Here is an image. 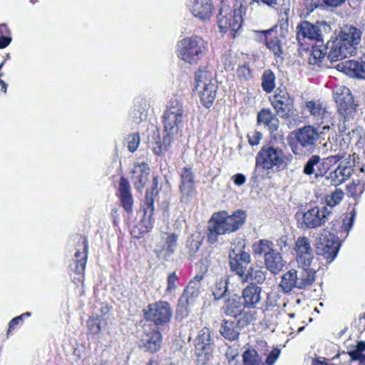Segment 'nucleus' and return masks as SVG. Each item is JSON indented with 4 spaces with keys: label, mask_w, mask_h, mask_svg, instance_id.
Wrapping results in <instances>:
<instances>
[{
    "label": "nucleus",
    "mask_w": 365,
    "mask_h": 365,
    "mask_svg": "<svg viewBox=\"0 0 365 365\" xmlns=\"http://www.w3.org/2000/svg\"><path fill=\"white\" fill-rule=\"evenodd\" d=\"M264 260L267 269L274 274L279 272L284 266V261L281 254L275 249Z\"/></svg>",
    "instance_id": "obj_34"
},
{
    "label": "nucleus",
    "mask_w": 365,
    "mask_h": 365,
    "mask_svg": "<svg viewBox=\"0 0 365 365\" xmlns=\"http://www.w3.org/2000/svg\"><path fill=\"white\" fill-rule=\"evenodd\" d=\"M194 173L190 166L184 167L180 172V191L182 197H190L195 193Z\"/></svg>",
    "instance_id": "obj_25"
},
{
    "label": "nucleus",
    "mask_w": 365,
    "mask_h": 365,
    "mask_svg": "<svg viewBox=\"0 0 365 365\" xmlns=\"http://www.w3.org/2000/svg\"><path fill=\"white\" fill-rule=\"evenodd\" d=\"M238 351L229 346L225 352V357L229 365L238 364Z\"/></svg>",
    "instance_id": "obj_54"
},
{
    "label": "nucleus",
    "mask_w": 365,
    "mask_h": 365,
    "mask_svg": "<svg viewBox=\"0 0 365 365\" xmlns=\"http://www.w3.org/2000/svg\"><path fill=\"white\" fill-rule=\"evenodd\" d=\"M174 134H169L167 133V135L164 136L163 143L159 145L158 147H155L153 148L154 152L157 155H160L163 151H165L168 149L170 143H171V135H173Z\"/></svg>",
    "instance_id": "obj_55"
},
{
    "label": "nucleus",
    "mask_w": 365,
    "mask_h": 365,
    "mask_svg": "<svg viewBox=\"0 0 365 365\" xmlns=\"http://www.w3.org/2000/svg\"><path fill=\"white\" fill-rule=\"evenodd\" d=\"M281 351L278 348L273 349L267 356L265 364L267 365H274L280 355Z\"/></svg>",
    "instance_id": "obj_59"
},
{
    "label": "nucleus",
    "mask_w": 365,
    "mask_h": 365,
    "mask_svg": "<svg viewBox=\"0 0 365 365\" xmlns=\"http://www.w3.org/2000/svg\"><path fill=\"white\" fill-rule=\"evenodd\" d=\"M364 187L365 167L360 166L356 178L346 186L348 195L353 198L360 197L364 191Z\"/></svg>",
    "instance_id": "obj_27"
},
{
    "label": "nucleus",
    "mask_w": 365,
    "mask_h": 365,
    "mask_svg": "<svg viewBox=\"0 0 365 365\" xmlns=\"http://www.w3.org/2000/svg\"><path fill=\"white\" fill-rule=\"evenodd\" d=\"M340 244L334 237L327 235L319 237L316 242V252L322 256L329 262H332L336 257Z\"/></svg>",
    "instance_id": "obj_16"
},
{
    "label": "nucleus",
    "mask_w": 365,
    "mask_h": 365,
    "mask_svg": "<svg viewBox=\"0 0 365 365\" xmlns=\"http://www.w3.org/2000/svg\"><path fill=\"white\" fill-rule=\"evenodd\" d=\"M185 117L182 99L176 97L172 98L163 116L165 131L169 134H177L182 128Z\"/></svg>",
    "instance_id": "obj_5"
},
{
    "label": "nucleus",
    "mask_w": 365,
    "mask_h": 365,
    "mask_svg": "<svg viewBox=\"0 0 365 365\" xmlns=\"http://www.w3.org/2000/svg\"><path fill=\"white\" fill-rule=\"evenodd\" d=\"M126 143L128 149L133 153L135 152L140 143V135L138 133H132L127 136Z\"/></svg>",
    "instance_id": "obj_52"
},
{
    "label": "nucleus",
    "mask_w": 365,
    "mask_h": 365,
    "mask_svg": "<svg viewBox=\"0 0 365 365\" xmlns=\"http://www.w3.org/2000/svg\"><path fill=\"white\" fill-rule=\"evenodd\" d=\"M328 50L327 58L331 62L341 61L344 58L353 56L356 51V47L346 46L338 38L327 44Z\"/></svg>",
    "instance_id": "obj_17"
},
{
    "label": "nucleus",
    "mask_w": 365,
    "mask_h": 365,
    "mask_svg": "<svg viewBox=\"0 0 365 365\" xmlns=\"http://www.w3.org/2000/svg\"><path fill=\"white\" fill-rule=\"evenodd\" d=\"M333 142L329 140L330 150L334 153H345V150L348 148V143L342 138H336Z\"/></svg>",
    "instance_id": "obj_51"
},
{
    "label": "nucleus",
    "mask_w": 365,
    "mask_h": 365,
    "mask_svg": "<svg viewBox=\"0 0 365 365\" xmlns=\"http://www.w3.org/2000/svg\"><path fill=\"white\" fill-rule=\"evenodd\" d=\"M285 1L286 0H283V4H282L280 9V19H279L277 24L275 26V28L279 29V33L282 37H285L288 33L289 28L288 21L289 13V0H287V3H286Z\"/></svg>",
    "instance_id": "obj_35"
},
{
    "label": "nucleus",
    "mask_w": 365,
    "mask_h": 365,
    "mask_svg": "<svg viewBox=\"0 0 365 365\" xmlns=\"http://www.w3.org/2000/svg\"><path fill=\"white\" fill-rule=\"evenodd\" d=\"M119 197L123 209L127 212H131L133 210V199L131 195L130 186L125 178H121L119 182Z\"/></svg>",
    "instance_id": "obj_28"
},
{
    "label": "nucleus",
    "mask_w": 365,
    "mask_h": 365,
    "mask_svg": "<svg viewBox=\"0 0 365 365\" xmlns=\"http://www.w3.org/2000/svg\"><path fill=\"white\" fill-rule=\"evenodd\" d=\"M235 184L237 186L242 185L246 181V177L241 173H237L232 176Z\"/></svg>",
    "instance_id": "obj_62"
},
{
    "label": "nucleus",
    "mask_w": 365,
    "mask_h": 365,
    "mask_svg": "<svg viewBox=\"0 0 365 365\" xmlns=\"http://www.w3.org/2000/svg\"><path fill=\"white\" fill-rule=\"evenodd\" d=\"M275 87V75L271 70H265L262 78V88L266 93H271Z\"/></svg>",
    "instance_id": "obj_46"
},
{
    "label": "nucleus",
    "mask_w": 365,
    "mask_h": 365,
    "mask_svg": "<svg viewBox=\"0 0 365 365\" xmlns=\"http://www.w3.org/2000/svg\"><path fill=\"white\" fill-rule=\"evenodd\" d=\"M251 261L250 255L240 250L238 252L232 250L230 253V264L232 271L235 272L240 277H242L247 272V266Z\"/></svg>",
    "instance_id": "obj_19"
},
{
    "label": "nucleus",
    "mask_w": 365,
    "mask_h": 365,
    "mask_svg": "<svg viewBox=\"0 0 365 365\" xmlns=\"http://www.w3.org/2000/svg\"><path fill=\"white\" fill-rule=\"evenodd\" d=\"M178 235L175 233L164 232L162 235V239L165 241L168 256L174 253L178 245Z\"/></svg>",
    "instance_id": "obj_47"
},
{
    "label": "nucleus",
    "mask_w": 365,
    "mask_h": 365,
    "mask_svg": "<svg viewBox=\"0 0 365 365\" xmlns=\"http://www.w3.org/2000/svg\"><path fill=\"white\" fill-rule=\"evenodd\" d=\"M195 88L199 93L201 102L210 108L215 99L217 85L212 73L207 69L200 68L195 73Z\"/></svg>",
    "instance_id": "obj_6"
},
{
    "label": "nucleus",
    "mask_w": 365,
    "mask_h": 365,
    "mask_svg": "<svg viewBox=\"0 0 365 365\" xmlns=\"http://www.w3.org/2000/svg\"><path fill=\"white\" fill-rule=\"evenodd\" d=\"M277 245L279 247L281 250H283L284 248H287L288 247L287 237L286 236L279 237L277 240Z\"/></svg>",
    "instance_id": "obj_63"
},
{
    "label": "nucleus",
    "mask_w": 365,
    "mask_h": 365,
    "mask_svg": "<svg viewBox=\"0 0 365 365\" xmlns=\"http://www.w3.org/2000/svg\"><path fill=\"white\" fill-rule=\"evenodd\" d=\"M161 345V334L159 331L150 328H145L140 341V347L144 351L151 353L159 350Z\"/></svg>",
    "instance_id": "obj_21"
},
{
    "label": "nucleus",
    "mask_w": 365,
    "mask_h": 365,
    "mask_svg": "<svg viewBox=\"0 0 365 365\" xmlns=\"http://www.w3.org/2000/svg\"><path fill=\"white\" fill-rule=\"evenodd\" d=\"M273 31V29L264 31L263 33L266 38V46L272 51L274 56L279 57L282 53V46L281 40L277 36L268 37L267 34H270Z\"/></svg>",
    "instance_id": "obj_42"
},
{
    "label": "nucleus",
    "mask_w": 365,
    "mask_h": 365,
    "mask_svg": "<svg viewBox=\"0 0 365 365\" xmlns=\"http://www.w3.org/2000/svg\"><path fill=\"white\" fill-rule=\"evenodd\" d=\"M297 271V281H302L304 284L302 287H298V289H304L307 287L311 286L315 280L316 272L314 269L310 267H299Z\"/></svg>",
    "instance_id": "obj_36"
},
{
    "label": "nucleus",
    "mask_w": 365,
    "mask_h": 365,
    "mask_svg": "<svg viewBox=\"0 0 365 365\" xmlns=\"http://www.w3.org/2000/svg\"><path fill=\"white\" fill-rule=\"evenodd\" d=\"M262 135L258 131H253L247 135L248 141L251 145H257L259 143Z\"/></svg>",
    "instance_id": "obj_60"
},
{
    "label": "nucleus",
    "mask_w": 365,
    "mask_h": 365,
    "mask_svg": "<svg viewBox=\"0 0 365 365\" xmlns=\"http://www.w3.org/2000/svg\"><path fill=\"white\" fill-rule=\"evenodd\" d=\"M334 99L340 113L346 112L353 106V98L349 88H345L340 94L336 93Z\"/></svg>",
    "instance_id": "obj_37"
},
{
    "label": "nucleus",
    "mask_w": 365,
    "mask_h": 365,
    "mask_svg": "<svg viewBox=\"0 0 365 365\" xmlns=\"http://www.w3.org/2000/svg\"><path fill=\"white\" fill-rule=\"evenodd\" d=\"M267 277V272L262 269H255L251 266L249 267L247 272L240 279L242 283L248 280H253L257 284H262Z\"/></svg>",
    "instance_id": "obj_39"
},
{
    "label": "nucleus",
    "mask_w": 365,
    "mask_h": 365,
    "mask_svg": "<svg viewBox=\"0 0 365 365\" xmlns=\"http://www.w3.org/2000/svg\"><path fill=\"white\" fill-rule=\"evenodd\" d=\"M303 173L307 175H314L316 177L322 176L325 173V169L322 165V158L319 155H312L305 163Z\"/></svg>",
    "instance_id": "obj_33"
},
{
    "label": "nucleus",
    "mask_w": 365,
    "mask_h": 365,
    "mask_svg": "<svg viewBox=\"0 0 365 365\" xmlns=\"http://www.w3.org/2000/svg\"><path fill=\"white\" fill-rule=\"evenodd\" d=\"M189 9L192 15L202 21L210 19L212 12L210 0H190Z\"/></svg>",
    "instance_id": "obj_23"
},
{
    "label": "nucleus",
    "mask_w": 365,
    "mask_h": 365,
    "mask_svg": "<svg viewBox=\"0 0 365 365\" xmlns=\"http://www.w3.org/2000/svg\"><path fill=\"white\" fill-rule=\"evenodd\" d=\"M355 217H356V212H355L354 210H352L344 218L343 224H342V229L346 233H348L349 231L353 227V225H354V220H355Z\"/></svg>",
    "instance_id": "obj_53"
},
{
    "label": "nucleus",
    "mask_w": 365,
    "mask_h": 365,
    "mask_svg": "<svg viewBox=\"0 0 365 365\" xmlns=\"http://www.w3.org/2000/svg\"><path fill=\"white\" fill-rule=\"evenodd\" d=\"M344 193L341 189H336L326 197L327 206L330 210L331 207L338 205L343 199Z\"/></svg>",
    "instance_id": "obj_50"
},
{
    "label": "nucleus",
    "mask_w": 365,
    "mask_h": 365,
    "mask_svg": "<svg viewBox=\"0 0 365 365\" xmlns=\"http://www.w3.org/2000/svg\"><path fill=\"white\" fill-rule=\"evenodd\" d=\"M330 128L329 125H324L322 130H318L314 126L308 125L296 129L292 133L299 146L309 153H312L321 135H324Z\"/></svg>",
    "instance_id": "obj_7"
},
{
    "label": "nucleus",
    "mask_w": 365,
    "mask_h": 365,
    "mask_svg": "<svg viewBox=\"0 0 365 365\" xmlns=\"http://www.w3.org/2000/svg\"><path fill=\"white\" fill-rule=\"evenodd\" d=\"M148 107V105L144 99H141L135 103L131 113V117L135 123H139L146 118Z\"/></svg>",
    "instance_id": "obj_41"
},
{
    "label": "nucleus",
    "mask_w": 365,
    "mask_h": 365,
    "mask_svg": "<svg viewBox=\"0 0 365 365\" xmlns=\"http://www.w3.org/2000/svg\"><path fill=\"white\" fill-rule=\"evenodd\" d=\"M331 211L327 206H316L303 214L302 228L314 229L322 226L327 221Z\"/></svg>",
    "instance_id": "obj_12"
},
{
    "label": "nucleus",
    "mask_w": 365,
    "mask_h": 365,
    "mask_svg": "<svg viewBox=\"0 0 365 365\" xmlns=\"http://www.w3.org/2000/svg\"><path fill=\"white\" fill-rule=\"evenodd\" d=\"M349 355L352 360L358 361L361 364H365V354L363 352H359V351H352L349 352Z\"/></svg>",
    "instance_id": "obj_61"
},
{
    "label": "nucleus",
    "mask_w": 365,
    "mask_h": 365,
    "mask_svg": "<svg viewBox=\"0 0 365 365\" xmlns=\"http://www.w3.org/2000/svg\"><path fill=\"white\" fill-rule=\"evenodd\" d=\"M203 279L202 274H197L189 282L184 292L179 299L178 312L186 316L187 314V306L192 304L200 293L201 281Z\"/></svg>",
    "instance_id": "obj_11"
},
{
    "label": "nucleus",
    "mask_w": 365,
    "mask_h": 365,
    "mask_svg": "<svg viewBox=\"0 0 365 365\" xmlns=\"http://www.w3.org/2000/svg\"><path fill=\"white\" fill-rule=\"evenodd\" d=\"M212 352L210 330L207 327L200 329L195 339V353L198 365H205Z\"/></svg>",
    "instance_id": "obj_10"
},
{
    "label": "nucleus",
    "mask_w": 365,
    "mask_h": 365,
    "mask_svg": "<svg viewBox=\"0 0 365 365\" xmlns=\"http://www.w3.org/2000/svg\"><path fill=\"white\" fill-rule=\"evenodd\" d=\"M243 365H261L262 359L255 349H248L242 354Z\"/></svg>",
    "instance_id": "obj_45"
},
{
    "label": "nucleus",
    "mask_w": 365,
    "mask_h": 365,
    "mask_svg": "<svg viewBox=\"0 0 365 365\" xmlns=\"http://www.w3.org/2000/svg\"><path fill=\"white\" fill-rule=\"evenodd\" d=\"M207 51V43L199 36H191L178 42V56L184 62L195 64Z\"/></svg>",
    "instance_id": "obj_3"
},
{
    "label": "nucleus",
    "mask_w": 365,
    "mask_h": 365,
    "mask_svg": "<svg viewBox=\"0 0 365 365\" xmlns=\"http://www.w3.org/2000/svg\"><path fill=\"white\" fill-rule=\"evenodd\" d=\"M178 280V277L175 272H172L168 275L167 279L168 286L166 289L168 292H172L176 289Z\"/></svg>",
    "instance_id": "obj_58"
},
{
    "label": "nucleus",
    "mask_w": 365,
    "mask_h": 365,
    "mask_svg": "<svg viewBox=\"0 0 365 365\" xmlns=\"http://www.w3.org/2000/svg\"><path fill=\"white\" fill-rule=\"evenodd\" d=\"M327 46H325L323 44L313 46L308 58L309 64L317 65L320 63L325 55L327 54Z\"/></svg>",
    "instance_id": "obj_43"
},
{
    "label": "nucleus",
    "mask_w": 365,
    "mask_h": 365,
    "mask_svg": "<svg viewBox=\"0 0 365 365\" xmlns=\"http://www.w3.org/2000/svg\"><path fill=\"white\" fill-rule=\"evenodd\" d=\"M241 327H242L243 326L238 323V320L237 322L223 320L220 326V332L226 339L234 341L238 339Z\"/></svg>",
    "instance_id": "obj_32"
},
{
    "label": "nucleus",
    "mask_w": 365,
    "mask_h": 365,
    "mask_svg": "<svg viewBox=\"0 0 365 365\" xmlns=\"http://www.w3.org/2000/svg\"><path fill=\"white\" fill-rule=\"evenodd\" d=\"M237 76L242 80H248L251 77V71L248 65L239 66L237 70Z\"/></svg>",
    "instance_id": "obj_57"
},
{
    "label": "nucleus",
    "mask_w": 365,
    "mask_h": 365,
    "mask_svg": "<svg viewBox=\"0 0 365 365\" xmlns=\"http://www.w3.org/2000/svg\"><path fill=\"white\" fill-rule=\"evenodd\" d=\"M253 252L257 255H264V259L272 252L274 250V243L268 240H260L255 242L252 245Z\"/></svg>",
    "instance_id": "obj_40"
},
{
    "label": "nucleus",
    "mask_w": 365,
    "mask_h": 365,
    "mask_svg": "<svg viewBox=\"0 0 365 365\" xmlns=\"http://www.w3.org/2000/svg\"><path fill=\"white\" fill-rule=\"evenodd\" d=\"M336 68L350 77L365 79V56L360 61L349 60L341 62Z\"/></svg>",
    "instance_id": "obj_20"
},
{
    "label": "nucleus",
    "mask_w": 365,
    "mask_h": 365,
    "mask_svg": "<svg viewBox=\"0 0 365 365\" xmlns=\"http://www.w3.org/2000/svg\"><path fill=\"white\" fill-rule=\"evenodd\" d=\"M283 150L272 145H263L256 155V169L279 171L284 170L287 163Z\"/></svg>",
    "instance_id": "obj_4"
},
{
    "label": "nucleus",
    "mask_w": 365,
    "mask_h": 365,
    "mask_svg": "<svg viewBox=\"0 0 365 365\" xmlns=\"http://www.w3.org/2000/svg\"><path fill=\"white\" fill-rule=\"evenodd\" d=\"M277 115L270 108H262L257 113V123L263 125L270 133H272L278 130L280 124Z\"/></svg>",
    "instance_id": "obj_26"
},
{
    "label": "nucleus",
    "mask_w": 365,
    "mask_h": 365,
    "mask_svg": "<svg viewBox=\"0 0 365 365\" xmlns=\"http://www.w3.org/2000/svg\"><path fill=\"white\" fill-rule=\"evenodd\" d=\"M78 239V242H81L83 246V252H80L77 250L75 253V257L76 258V272L78 274H81L83 272L86 264V257H87V250H88V242L82 236H77Z\"/></svg>",
    "instance_id": "obj_38"
},
{
    "label": "nucleus",
    "mask_w": 365,
    "mask_h": 365,
    "mask_svg": "<svg viewBox=\"0 0 365 365\" xmlns=\"http://www.w3.org/2000/svg\"><path fill=\"white\" fill-rule=\"evenodd\" d=\"M304 4L306 7L312 11L318 6V0H305Z\"/></svg>",
    "instance_id": "obj_64"
},
{
    "label": "nucleus",
    "mask_w": 365,
    "mask_h": 365,
    "mask_svg": "<svg viewBox=\"0 0 365 365\" xmlns=\"http://www.w3.org/2000/svg\"><path fill=\"white\" fill-rule=\"evenodd\" d=\"M359 159L355 153L349 154L346 157L345 153H334L327 158L322 159V167L327 172L329 165L340 162L337 168L330 172L327 176V180L334 186H338L348 180L354 173L356 164H359Z\"/></svg>",
    "instance_id": "obj_2"
},
{
    "label": "nucleus",
    "mask_w": 365,
    "mask_h": 365,
    "mask_svg": "<svg viewBox=\"0 0 365 365\" xmlns=\"http://www.w3.org/2000/svg\"><path fill=\"white\" fill-rule=\"evenodd\" d=\"M294 251L298 267H310L314 259V250L307 237H299L294 243Z\"/></svg>",
    "instance_id": "obj_13"
},
{
    "label": "nucleus",
    "mask_w": 365,
    "mask_h": 365,
    "mask_svg": "<svg viewBox=\"0 0 365 365\" xmlns=\"http://www.w3.org/2000/svg\"><path fill=\"white\" fill-rule=\"evenodd\" d=\"M322 30L318 24H312L309 21H302L297 26V38L299 42L302 43V40L305 38L311 40H321Z\"/></svg>",
    "instance_id": "obj_22"
},
{
    "label": "nucleus",
    "mask_w": 365,
    "mask_h": 365,
    "mask_svg": "<svg viewBox=\"0 0 365 365\" xmlns=\"http://www.w3.org/2000/svg\"><path fill=\"white\" fill-rule=\"evenodd\" d=\"M361 31L352 26H346L340 32L339 38L340 41L346 46L356 47L361 41Z\"/></svg>",
    "instance_id": "obj_30"
},
{
    "label": "nucleus",
    "mask_w": 365,
    "mask_h": 365,
    "mask_svg": "<svg viewBox=\"0 0 365 365\" xmlns=\"http://www.w3.org/2000/svg\"><path fill=\"white\" fill-rule=\"evenodd\" d=\"M201 244L202 242L199 237L195 239L193 237H191L187 240L186 250L189 259L192 260L195 258L196 254L198 252Z\"/></svg>",
    "instance_id": "obj_48"
},
{
    "label": "nucleus",
    "mask_w": 365,
    "mask_h": 365,
    "mask_svg": "<svg viewBox=\"0 0 365 365\" xmlns=\"http://www.w3.org/2000/svg\"><path fill=\"white\" fill-rule=\"evenodd\" d=\"M269 101L276 114L281 118L288 119L295 115L294 98L285 90L277 88Z\"/></svg>",
    "instance_id": "obj_8"
},
{
    "label": "nucleus",
    "mask_w": 365,
    "mask_h": 365,
    "mask_svg": "<svg viewBox=\"0 0 365 365\" xmlns=\"http://www.w3.org/2000/svg\"><path fill=\"white\" fill-rule=\"evenodd\" d=\"M87 324L91 333L96 334L101 331V322L98 317H90Z\"/></svg>",
    "instance_id": "obj_56"
},
{
    "label": "nucleus",
    "mask_w": 365,
    "mask_h": 365,
    "mask_svg": "<svg viewBox=\"0 0 365 365\" xmlns=\"http://www.w3.org/2000/svg\"><path fill=\"white\" fill-rule=\"evenodd\" d=\"M157 185L158 182L156 178H153V183H152V188L151 190H148L145 197V201L144 203L147 206L145 208V213L149 215V217H151V215L153 214L154 212V198L153 196L157 194Z\"/></svg>",
    "instance_id": "obj_44"
},
{
    "label": "nucleus",
    "mask_w": 365,
    "mask_h": 365,
    "mask_svg": "<svg viewBox=\"0 0 365 365\" xmlns=\"http://www.w3.org/2000/svg\"><path fill=\"white\" fill-rule=\"evenodd\" d=\"M304 110L309 113L318 125H329L331 118V113L327 110L326 106L319 101H307Z\"/></svg>",
    "instance_id": "obj_18"
},
{
    "label": "nucleus",
    "mask_w": 365,
    "mask_h": 365,
    "mask_svg": "<svg viewBox=\"0 0 365 365\" xmlns=\"http://www.w3.org/2000/svg\"><path fill=\"white\" fill-rule=\"evenodd\" d=\"M146 318L155 324H163L168 322L172 316L170 304L166 302H158L150 304L145 312Z\"/></svg>",
    "instance_id": "obj_14"
},
{
    "label": "nucleus",
    "mask_w": 365,
    "mask_h": 365,
    "mask_svg": "<svg viewBox=\"0 0 365 365\" xmlns=\"http://www.w3.org/2000/svg\"><path fill=\"white\" fill-rule=\"evenodd\" d=\"M242 306L243 303L238 298L230 297L225 301L222 309L226 315L237 319L240 324L246 326L250 323L252 316L249 312L243 311Z\"/></svg>",
    "instance_id": "obj_15"
},
{
    "label": "nucleus",
    "mask_w": 365,
    "mask_h": 365,
    "mask_svg": "<svg viewBox=\"0 0 365 365\" xmlns=\"http://www.w3.org/2000/svg\"><path fill=\"white\" fill-rule=\"evenodd\" d=\"M227 291V280L220 279L217 281L213 289L212 294L216 300L222 299Z\"/></svg>",
    "instance_id": "obj_49"
},
{
    "label": "nucleus",
    "mask_w": 365,
    "mask_h": 365,
    "mask_svg": "<svg viewBox=\"0 0 365 365\" xmlns=\"http://www.w3.org/2000/svg\"><path fill=\"white\" fill-rule=\"evenodd\" d=\"M217 24L221 33H226L230 30L235 37V33L241 28L242 16L239 10L235 9L232 11L228 6H224L220 9Z\"/></svg>",
    "instance_id": "obj_9"
},
{
    "label": "nucleus",
    "mask_w": 365,
    "mask_h": 365,
    "mask_svg": "<svg viewBox=\"0 0 365 365\" xmlns=\"http://www.w3.org/2000/svg\"><path fill=\"white\" fill-rule=\"evenodd\" d=\"M302 281H297V269H291L282 276L279 287L284 293H289L294 288L302 287Z\"/></svg>",
    "instance_id": "obj_29"
},
{
    "label": "nucleus",
    "mask_w": 365,
    "mask_h": 365,
    "mask_svg": "<svg viewBox=\"0 0 365 365\" xmlns=\"http://www.w3.org/2000/svg\"><path fill=\"white\" fill-rule=\"evenodd\" d=\"M262 288L254 283L248 284L242 292L243 306L254 309L261 301Z\"/></svg>",
    "instance_id": "obj_24"
},
{
    "label": "nucleus",
    "mask_w": 365,
    "mask_h": 365,
    "mask_svg": "<svg viewBox=\"0 0 365 365\" xmlns=\"http://www.w3.org/2000/svg\"><path fill=\"white\" fill-rule=\"evenodd\" d=\"M246 217L240 210L230 215L226 211L215 212L208 222V242L215 244L219 235L235 232L245 222Z\"/></svg>",
    "instance_id": "obj_1"
},
{
    "label": "nucleus",
    "mask_w": 365,
    "mask_h": 365,
    "mask_svg": "<svg viewBox=\"0 0 365 365\" xmlns=\"http://www.w3.org/2000/svg\"><path fill=\"white\" fill-rule=\"evenodd\" d=\"M149 168L147 164L141 163L135 165L133 170L132 180L134 184V187L139 191L144 187L147 183L149 175Z\"/></svg>",
    "instance_id": "obj_31"
}]
</instances>
